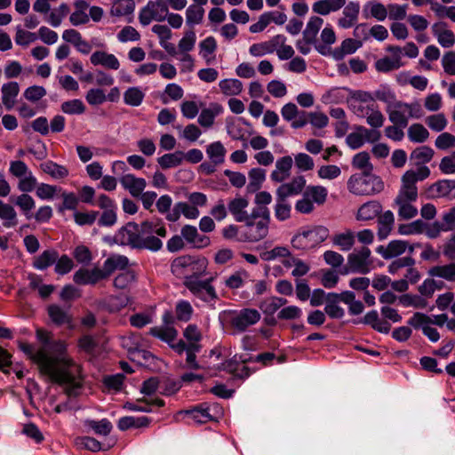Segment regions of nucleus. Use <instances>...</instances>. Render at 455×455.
I'll return each instance as SVG.
<instances>
[{
	"label": "nucleus",
	"instance_id": "obj_1",
	"mask_svg": "<svg viewBox=\"0 0 455 455\" xmlns=\"http://www.w3.org/2000/svg\"><path fill=\"white\" fill-rule=\"evenodd\" d=\"M19 347L38 365L42 375L48 377L52 382L66 385L69 395L81 387V382L77 379L81 371L80 366L71 358L52 357L44 349L35 352L34 347L28 343L20 342Z\"/></svg>",
	"mask_w": 455,
	"mask_h": 455
},
{
	"label": "nucleus",
	"instance_id": "obj_2",
	"mask_svg": "<svg viewBox=\"0 0 455 455\" xmlns=\"http://www.w3.org/2000/svg\"><path fill=\"white\" fill-rule=\"evenodd\" d=\"M242 226L243 243H256L264 239L269 229L270 212L267 207L253 208L248 220Z\"/></svg>",
	"mask_w": 455,
	"mask_h": 455
},
{
	"label": "nucleus",
	"instance_id": "obj_3",
	"mask_svg": "<svg viewBox=\"0 0 455 455\" xmlns=\"http://www.w3.org/2000/svg\"><path fill=\"white\" fill-rule=\"evenodd\" d=\"M154 234L161 237L166 236V228L161 221H144L140 224L139 230L140 250L157 251L162 248V241L158 237L155 236Z\"/></svg>",
	"mask_w": 455,
	"mask_h": 455
},
{
	"label": "nucleus",
	"instance_id": "obj_4",
	"mask_svg": "<svg viewBox=\"0 0 455 455\" xmlns=\"http://www.w3.org/2000/svg\"><path fill=\"white\" fill-rule=\"evenodd\" d=\"M329 236V230L323 226L303 228L295 234L291 243L296 250L307 251L317 247Z\"/></svg>",
	"mask_w": 455,
	"mask_h": 455
},
{
	"label": "nucleus",
	"instance_id": "obj_5",
	"mask_svg": "<svg viewBox=\"0 0 455 455\" xmlns=\"http://www.w3.org/2000/svg\"><path fill=\"white\" fill-rule=\"evenodd\" d=\"M347 188L357 196H370L380 192L384 184L379 177L370 173L354 174L347 181Z\"/></svg>",
	"mask_w": 455,
	"mask_h": 455
},
{
	"label": "nucleus",
	"instance_id": "obj_6",
	"mask_svg": "<svg viewBox=\"0 0 455 455\" xmlns=\"http://www.w3.org/2000/svg\"><path fill=\"white\" fill-rule=\"evenodd\" d=\"M172 271L177 275L199 276L207 267V259L190 255H182L176 258L171 265Z\"/></svg>",
	"mask_w": 455,
	"mask_h": 455
},
{
	"label": "nucleus",
	"instance_id": "obj_7",
	"mask_svg": "<svg viewBox=\"0 0 455 455\" xmlns=\"http://www.w3.org/2000/svg\"><path fill=\"white\" fill-rule=\"evenodd\" d=\"M328 190L320 185H310L303 191V197L297 201L295 209L297 212L308 214L315 210L314 204L323 205L327 200Z\"/></svg>",
	"mask_w": 455,
	"mask_h": 455
},
{
	"label": "nucleus",
	"instance_id": "obj_8",
	"mask_svg": "<svg viewBox=\"0 0 455 455\" xmlns=\"http://www.w3.org/2000/svg\"><path fill=\"white\" fill-rule=\"evenodd\" d=\"M228 315L231 327L238 332L246 331L251 326L258 323L261 318L259 311L251 307L229 311Z\"/></svg>",
	"mask_w": 455,
	"mask_h": 455
},
{
	"label": "nucleus",
	"instance_id": "obj_9",
	"mask_svg": "<svg viewBox=\"0 0 455 455\" xmlns=\"http://www.w3.org/2000/svg\"><path fill=\"white\" fill-rule=\"evenodd\" d=\"M371 250L363 246L355 250L347 256V268L341 272L345 275L348 272L368 274L371 271V261L370 260Z\"/></svg>",
	"mask_w": 455,
	"mask_h": 455
},
{
	"label": "nucleus",
	"instance_id": "obj_10",
	"mask_svg": "<svg viewBox=\"0 0 455 455\" xmlns=\"http://www.w3.org/2000/svg\"><path fill=\"white\" fill-rule=\"evenodd\" d=\"M427 178V172L424 170L419 172L407 171L402 177V185L397 198H405L407 200H417L418 188L416 183L424 180Z\"/></svg>",
	"mask_w": 455,
	"mask_h": 455
},
{
	"label": "nucleus",
	"instance_id": "obj_11",
	"mask_svg": "<svg viewBox=\"0 0 455 455\" xmlns=\"http://www.w3.org/2000/svg\"><path fill=\"white\" fill-rule=\"evenodd\" d=\"M168 14V6L162 1H149L139 13L141 25L148 26L152 20L164 21Z\"/></svg>",
	"mask_w": 455,
	"mask_h": 455
},
{
	"label": "nucleus",
	"instance_id": "obj_12",
	"mask_svg": "<svg viewBox=\"0 0 455 455\" xmlns=\"http://www.w3.org/2000/svg\"><path fill=\"white\" fill-rule=\"evenodd\" d=\"M386 51L390 53V56H385L375 62V68L380 73L396 70L403 65L401 61L403 56L402 47L388 45Z\"/></svg>",
	"mask_w": 455,
	"mask_h": 455
},
{
	"label": "nucleus",
	"instance_id": "obj_13",
	"mask_svg": "<svg viewBox=\"0 0 455 455\" xmlns=\"http://www.w3.org/2000/svg\"><path fill=\"white\" fill-rule=\"evenodd\" d=\"M107 279L102 268L93 267L92 269L80 268L73 276V280L76 284L79 285H94L98 282Z\"/></svg>",
	"mask_w": 455,
	"mask_h": 455
},
{
	"label": "nucleus",
	"instance_id": "obj_14",
	"mask_svg": "<svg viewBox=\"0 0 455 455\" xmlns=\"http://www.w3.org/2000/svg\"><path fill=\"white\" fill-rule=\"evenodd\" d=\"M354 114L358 117L365 118L367 124L375 129L382 127L385 122V117L380 112L377 103L372 106L363 107L361 108L359 107L357 108V112Z\"/></svg>",
	"mask_w": 455,
	"mask_h": 455
},
{
	"label": "nucleus",
	"instance_id": "obj_15",
	"mask_svg": "<svg viewBox=\"0 0 455 455\" xmlns=\"http://www.w3.org/2000/svg\"><path fill=\"white\" fill-rule=\"evenodd\" d=\"M120 183L133 197H139L147 187L145 179L138 178L131 173L123 175L120 178Z\"/></svg>",
	"mask_w": 455,
	"mask_h": 455
},
{
	"label": "nucleus",
	"instance_id": "obj_16",
	"mask_svg": "<svg viewBox=\"0 0 455 455\" xmlns=\"http://www.w3.org/2000/svg\"><path fill=\"white\" fill-rule=\"evenodd\" d=\"M306 188V179L299 175L294 177L290 182L282 184L276 189V196L289 197L300 194Z\"/></svg>",
	"mask_w": 455,
	"mask_h": 455
},
{
	"label": "nucleus",
	"instance_id": "obj_17",
	"mask_svg": "<svg viewBox=\"0 0 455 455\" xmlns=\"http://www.w3.org/2000/svg\"><path fill=\"white\" fill-rule=\"evenodd\" d=\"M180 214H183L187 219L195 220L199 216V210L193 204L179 202L175 204L172 212L166 215V220L175 222L180 219Z\"/></svg>",
	"mask_w": 455,
	"mask_h": 455
},
{
	"label": "nucleus",
	"instance_id": "obj_18",
	"mask_svg": "<svg viewBox=\"0 0 455 455\" xmlns=\"http://www.w3.org/2000/svg\"><path fill=\"white\" fill-rule=\"evenodd\" d=\"M139 230L140 226L134 222H129L124 227L121 228L118 231L121 243L139 249Z\"/></svg>",
	"mask_w": 455,
	"mask_h": 455
},
{
	"label": "nucleus",
	"instance_id": "obj_19",
	"mask_svg": "<svg viewBox=\"0 0 455 455\" xmlns=\"http://www.w3.org/2000/svg\"><path fill=\"white\" fill-rule=\"evenodd\" d=\"M432 33L439 44L443 48H450L455 44L454 33L448 28L445 22H436L432 26Z\"/></svg>",
	"mask_w": 455,
	"mask_h": 455
},
{
	"label": "nucleus",
	"instance_id": "obj_20",
	"mask_svg": "<svg viewBox=\"0 0 455 455\" xmlns=\"http://www.w3.org/2000/svg\"><path fill=\"white\" fill-rule=\"evenodd\" d=\"M292 158L285 156L275 162V169L271 172L270 178L274 182L281 183L289 178L292 167Z\"/></svg>",
	"mask_w": 455,
	"mask_h": 455
},
{
	"label": "nucleus",
	"instance_id": "obj_21",
	"mask_svg": "<svg viewBox=\"0 0 455 455\" xmlns=\"http://www.w3.org/2000/svg\"><path fill=\"white\" fill-rule=\"evenodd\" d=\"M47 314L51 321L59 326L70 324L73 320L69 307H62L58 304H51L47 307Z\"/></svg>",
	"mask_w": 455,
	"mask_h": 455
},
{
	"label": "nucleus",
	"instance_id": "obj_22",
	"mask_svg": "<svg viewBox=\"0 0 455 455\" xmlns=\"http://www.w3.org/2000/svg\"><path fill=\"white\" fill-rule=\"evenodd\" d=\"M90 60L94 66L100 65L108 69L117 70L120 67V62L114 54L103 51L94 52Z\"/></svg>",
	"mask_w": 455,
	"mask_h": 455
},
{
	"label": "nucleus",
	"instance_id": "obj_23",
	"mask_svg": "<svg viewBox=\"0 0 455 455\" xmlns=\"http://www.w3.org/2000/svg\"><path fill=\"white\" fill-rule=\"evenodd\" d=\"M432 196L455 198V180H443L428 188Z\"/></svg>",
	"mask_w": 455,
	"mask_h": 455
},
{
	"label": "nucleus",
	"instance_id": "obj_24",
	"mask_svg": "<svg viewBox=\"0 0 455 455\" xmlns=\"http://www.w3.org/2000/svg\"><path fill=\"white\" fill-rule=\"evenodd\" d=\"M128 265L129 259L126 256L114 254L104 261L102 270L108 279L116 270H124Z\"/></svg>",
	"mask_w": 455,
	"mask_h": 455
},
{
	"label": "nucleus",
	"instance_id": "obj_25",
	"mask_svg": "<svg viewBox=\"0 0 455 455\" xmlns=\"http://www.w3.org/2000/svg\"><path fill=\"white\" fill-rule=\"evenodd\" d=\"M346 3V0H319L313 4L312 10L319 15L326 16L339 11Z\"/></svg>",
	"mask_w": 455,
	"mask_h": 455
},
{
	"label": "nucleus",
	"instance_id": "obj_26",
	"mask_svg": "<svg viewBox=\"0 0 455 455\" xmlns=\"http://www.w3.org/2000/svg\"><path fill=\"white\" fill-rule=\"evenodd\" d=\"M249 202L247 199L243 197H235L228 203V208L237 222H243V220H248L250 217V214H248L245 210Z\"/></svg>",
	"mask_w": 455,
	"mask_h": 455
},
{
	"label": "nucleus",
	"instance_id": "obj_27",
	"mask_svg": "<svg viewBox=\"0 0 455 455\" xmlns=\"http://www.w3.org/2000/svg\"><path fill=\"white\" fill-rule=\"evenodd\" d=\"M382 212V205L378 201H370L358 209L356 219L358 220H371L379 217Z\"/></svg>",
	"mask_w": 455,
	"mask_h": 455
},
{
	"label": "nucleus",
	"instance_id": "obj_28",
	"mask_svg": "<svg viewBox=\"0 0 455 455\" xmlns=\"http://www.w3.org/2000/svg\"><path fill=\"white\" fill-rule=\"evenodd\" d=\"M407 248L404 241L394 240L387 246L380 245L377 248V251L386 259H389L403 254Z\"/></svg>",
	"mask_w": 455,
	"mask_h": 455
},
{
	"label": "nucleus",
	"instance_id": "obj_29",
	"mask_svg": "<svg viewBox=\"0 0 455 455\" xmlns=\"http://www.w3.org/2000/svg\"><path fill=\"white\" fill-rule=\"evenodd\" d=\"M223 111L221 105L218 103H212L208 108L201 111L198 117V124L204 127L210 128L214 124L215 117Z\"/></svg>",
	"mask_w": 455,
	"mask_h": 455
},
{
	"label": "nucleus",
	"instance_id": "obj_30",
	"mask_svg": "<svg viewBox=\"0 0 455 455\" xmlns=\"http://www.w3.org/2000/svg\"><path fill=\"white\" fill-rule=\"evenodd\" d=\"M1 92L3 104L7 109H11L16 102V97L20 92V86L17 82H9L3 84Z\"/></svg>",
	"mask_w": 455,
	"mask_h": 455
},
{
	"label": "nucleus",
	"instance_id": "obj_31",
	"mask_svg": "<svg viewBox=\"0 0 455 455\" xmlns=\"http://www.w3.org/2000/svg\"><path fill=\"white\" fill-rule=\"evenodd\" d=\"M355 234L350 229H347L343 233H338L331 236L333 245L344 251H350L355 244Z\"/></svg>",
	"mask_w": 455,
	"mask_h": 455
},
{
	"label": "nucleus",
	"instance_id": "obj_32",
	"mask_svg": "<svg viewBox=\"0 0 455 455\" xmlns=\"http://www.w3.org/2000/svg\"><path fill=\"white\" fill-rule=\"evenodd\" d=\"M395 222L394 214L391 211H387L378 217V236L379 239H386L390 234Z\"/></svg>",
	"mask_w": 455,
	"mask_h": 455
},
{
	"label": "nucleus",
	"instance_id": "obj_33",
	"mask_svg": "<svg viewBox=\"0 0 455 455\" xmlns=\"http://www.w3.org/2000/svg\"><path fill=\"white\" fill-rule=\"evenodd\" d=\"M351 108L354 113L357 112V108L360 107H367V106H372L373 104L377 103L373 96L364 91H355L351 92Z\"/></svg>",
	"mask_w": 455,
	"mask_h": 455
},
{
	"label": "nucleus",
	"instance_id": "obj_34",
	"mask_svg": "<svg viewBox=\"0 0 455 455\" xmlns=\"http://www.w3.org/2000/svg\"><path fill=\"white\" fill-rule=\"evenodd\" d=\"M59 253L54 249L45 250L34 259L33 267L39 270H44L50 266L55 264Z\"/></svg>",
	"mask_w": 455,
	"mask_h": 455
},
{
	"label": "nucleus",
	"instance_id": "obj_35",
	"mask_svg": "<svg viewBox=\"0 0 455 455\" xmlns=\"http://www.w3.org/2000/svg\"><path fill=\"white\" fill-rule=\"evenodd\" d=\"M110 14L116 17L130 15L134 12V0H113Z\"/></svg>",
	"mask_w": 455,
	"mask_h": 455
},
{
	"label": "nucleus",
	"instance_id": "obj_36",
	"mask_svg": "<svg viewBox=\"0 0 455 455\" xmlns=\"http://www.w3.org/2000/svg\"><path fill=\"white\" fill-rule=\"evenodd\" d=\"M415 200H407L405 198H395V204L398 206V217L402 220H411L417 216L418 210L411 203Z\"/></svg>",
	"mask_w": 455,
	"mask_h": 455
},
{
	"label": "nucleus",
	"instance_id": "obj_37",
	"mask_svg": "<svg viewBox=\"0 0 455 455\" xmlns=\"http://www.w3.org/2000/svg\"><path fill=\"white\" fill-rule=\"evenodd\" d=\"M40 168L44 172L49 174L55 180L64 179L69 174L67 167L58 164L52 161H46L41 164Z\"/></svg>",
	"mask_w": 455,
	"mask_h": 455
},
{
	"label": "nucleus",
	"instance_id": "obj_38",
	"mask_svg": "<svg viewBox=\"0 0 455 455\" xmlns=\"http://www.w3.org/2000/svg\"><path fill=\"white\" fill-rule=\"evenodd\" d=\"M0 219L3 220L4 228H13L18 224L17 213L15 209L8 204L0 200Z\"/></svg>",
	"mask_w": 455,
	"mask_h": 455
},
{
	"label": "nucleus",
	"instance_id": "obj_39",
	"mask_svg": "<svg viewBox=\"0 0 455 455\" xmlns=\"http://www.w3.org/2000/svg\"><path fill=\"white\" fill-rule=\"evenodd\" d=\"M323 24V20L318 16H313L309 19L305 30L303 31V37L309 43L316 42V36Z\"/></svg>",
	"mask_w": 455,
	"mask_h": 455
},
{
	"label": "nucleus",
	"instance_id": "obj_40",
	"mask_svg": "<svg viewBox=\"0 0 455 455\" xmlns=\"http://www.w3.org/2000/svg\"><path fill=\"white\" fill-rule=\"evenodd\" d=\"M185 159L182 151H175L174 153L165 154L157 158V163L163 169L174 168L180 165Z\"/></svg>",
	"mask_w": 455,
	"mask_h": 455
},
{
	"label": "nucleus",
	"instance_id": "obj_41",
	"mask_svg": "<svg viewBox=\"0 0 455 455\" xmlns=\"http://www.w3.org/2000/svg\"><path fill=\"white\" fill-rule=\"evenodd\" d=\"M204 17V9L197 4H190L186 10V23L194 29V26L203 22Z\"/></svg>",
	"mask_w": 455,
	"mask_h": 455
},
{
	"label": "nucleus",
	"instance_id": "obj_42",
	"mask_svg": "<svg viewBox=\"0 0 455 455\" xmlns=\"http://www.w3.org/2000/svg\"><path fill=\"white\" fill-rule=\"evenodd\" d=\"M149 333L168 344H171L178 336L177 330L172 326H156L149 330Z\"/></svg>",
	"mask_w": 455,
	"mask_h": 455
},
{
	"label": "nucleus",
	"instance_id": "obj_43",
	"mask_svg": "<svg viewBox=\"0 0 455 455\" xmlns=\"http://www.w3.org/2000/svg\"><path fill=\"white\" fill-rule=\"evenodd\" d=\"M362 46L360 40L352 38L345 39L339 48H336L333 51V57L336 60H341L345 55L355 52L358 48Z\"/></svg>",
	"mask_w": 455,
	"mask_h": 455
},
{
	"label": "nucleus",
	"instance_id": "obj_44",
	"mask_svg": "<svg viewBox=\"0 0 455 455\" xmlns=\"http://www.w3.org/2000/svg\"><path fill=\"white\" fill-rule=\"evenodd\" d=\"M266 179V171L260 168H253L249 172L248 192L253 193L259 190Z\"/></svg>",
	"mask_w": 455,
	"mask_h": 455
},
{
	"label": "nucleus",
	"instance_id": "obj_45",
	"mask_svg": "<svg viewBox=\"0 0 455 455\" xmlns=\"http://www.w3.org/2000/svg\"><path fill=\"white\" fill-rule=\"evenodd\" d=\"M339 303L338 299L331 297V293L327 294L324 312L330 318L341 319L345 315V311Z\"/></svg>",
	"mask_w": 455,
	"mask_h": 455
},
{
	"label": "nucleus",
	"instance_id": "obj_46",
	"mask_svg": "<svg viewBox=\"0 0 455 455\" xmlns=\"http://www.w3.org/2000/svg\"><path fill=\"white\" fill-rule=\"evenodd\" d=\"M206 153L214 164H220L224 162L226 149L221 142L216 141L208 145Z\"/></svg>",
	"mask_w": 455,
	"mask_h": 455
},
{
	"label": "nucleus",
	"instance_id": "obj_47",
	"mask_svg": "<svg viewBox=\"0 0 455 455\" xmlns=\"http://www.w3.org/2000/svg\"><path fill=\"white\" fill-rule=\"evenodd\" d=\"M220 91L228 96H235L242 92L243 84L238 79H224L219 84Z\"/></svg>",
	"mask_w": 455,
	"mask_h": 455
},
{
	"label": "nucleus",
	"instance_id": "obj_48",
	"mask_svg": "<svg viewBox=\"0 0 455 455\" xmlns=\"http://www.w3.org/2000/svg\"><path fill=\"white\" fill-rule=\"evenodd\" d=\"M286 304V299L280 297H271L263 300L259 305V308L267 315H273Z\"/></svg>",
	"mask_w": 455,
	"mask_h": 455
},
{
	"label": "nucleus",
	"instance_id": "obj_49",
	"mask_svg": "<svg viewBox=\"0 0 455 455\" xmlns=\"http://www.w3.org/2000/svg\"><path fill=\"white\" fill-rule=\"evenodd\" d=\"M84 425L92 429L96 435L104 436L109 435L113 428L111 422L107 419L99 421L87 419L84 421Z\"/></svg>",
	"mask_w": 455,
	"mask_h": 455
},
{
	"label": "nucleus",
	"instance_id": "obj_50",
	"mask_svg": "<svg viewBox=\"0 0 455 455\" xmlns=\"http://www.w3.org/2000/svg\"><path fill=\"white\" fill-rule=\"evenodd\" d=\"M321 39L324 44H315V48L319 53L326 55L329 51L327 45L332 44L336 41L334 30L331 27L324 28L321 32Z\"/></svg>",
	"mask_w": 455,
	"mask_h": 455
},
{
	"label": "nucleus",
	"instance_id": "obj_51",
	"mask_svg": "<svg viewBox=\"0 0 455 455\" xmlns=\"http://www.w3.org/2000/svg\"><path fill=\"white\" fill-rule=\"evenodd\" d=\"M217 49V42L213 36H208L199 44V53L206 60L210 62L213 58L212 55Z\"/></svg>",
	"mask_w": 455,
	"mask_h": 455
},
{
	"label": "nucleus",
	"instance_id": "obj_52",
	"mask_svg": "<svg viewBox=\"0 0 455 455\" xmlns=\"http://www.w3.org/2000/svg\"><path fill=\"white\" fill-rule=\"evenodd\" d=\"M428 275L432 276H438L446 280L455 279V263H451L444 266H437L428 270Z\"/></svg>",
	"mask_w": 455,
	"mask_h": 455
},
{
	"label": "nucleus",
	"instance_id": "obj_53",
	"mask_svg": "<svg viewBox=\"0 0 455 455\" xmlns=\"http://www.w3.org/2000/svg\"><path fill=\"white\" fill-rule=\"evenodd\" d=\"M196 36L194 29H189L184 33L183 37L179 41V53H186L192 51L195 47Z\"/></svg>",
	"mask_w": 455,
	"mask_h": 455
},
{
	"label": "nucleus",
	"instance_id": "obj_54",
	"mask_svg": "<svg viewBox=\"0 0 455 455\" xmlns=\"http://www.w3.org/2000/svg\"><path fill=\"white\" fill-rule=\"evenodd\" d=\"M287 198L276 196V204L275 207V215L280 221L288 220L291 217V207L286 201Z\"/></svg>",
	"mask_w": 455,
	"mask_h": 455
},
{
	"label": "nucleus",
	"instance_id": "obj_55",
	"mask_svg": "<svg viewBox=\"0 0 455 455\" xmlns=\"http://www.w3.org/2000/svg\"><path fill=\"white\" fill-rule=\"evenodd\" d=\"M352 164L355 168L363 171V173H371L373 167L370 163V156L367 152H360L356 154L352 161Z\"/></svg>",
	"mask_w": 455,
	"mask_h": 455
},
{
	"label": "nucleus",
	"instance_id": "obj_56",
	"mask_svg": "<svg viewBox=\"0 0 455 455\" xmlns=\"http://www.w3.org/2000/svg\"><path fill=\"white\" fill-rule=\"evenodd\" d=\"M193 314V307L189 302L180 300L175 307V318L178 321L188 322Z\"/></svg>",
	"mask_w": 455,
	"mask_h": 455
},
{
	"label": "nucleus",
	"instance_id": "obj_57",
	"mask_svg": "<svg viewBox=\"0 0 455 455\" xmlns=\"http://www.w3.org/2000/svg\"><path fill=\"white\" fill-rule=\"evenodd\" d=\"M144 99V93L138 87H131L124 93V101L125 104L137 107L141 104Z\"/></svg>",
	"mask_w": 455,
	"mask_h": 455
},
{
	"label": "nucleus",
	"instance_id": "obj_58",
	"mask_svg": "<svg viewBox=\"0 0 455 455\" xmlns=\"http://www.w3.org/2000/svg\"><path fill=\"white\" fill-rule=\"evenodd\" d=\"M291 255L290 250L285 246H275L270 251H263L260 258L265 261H271L277 258H288Z\"/></svg>",
	"mask_w": 455,
	"mask_h": 455
},
{
	"label": "nucleus",
	"instance_id": "obj_59",
	"mask_svg": "<svg viewBox=\"0 0 455 455\" xmlns=\"http://www.w3.org/2000/svg\"><path fill=\"white\" fill-rule=\"evenodd\" d=\"M183 335L187 341L188 342V345H193L196 347H200L199 344L202 339V333L196 324H189L187 326V328L183 331Z\"/></svg>",
	"mask_w": 455,
	"mask_h": 455
},
{
	"label": "nucleus",
	"instance_id": "obj_60",
	"mask_svg": "<svg viewBox=\"0 0 455 455\" xmlns=\"http://www.w3.org/2000/svg\"><path fill=\"white\" fill-rule=\"evenodd\" d=\"M70 9L67 4H61L58 8L54 9L50 16L49 22L53 27H59L62 20L69 13Z\"/></svg>",
	"mask_w": 455,
	"mask_h": 455
},
{
	"label": "nucleus",
	"instance_id": "obj_61",
	"mask_svg": "<svg viewBox=\"0 0 455 455\" xmlns=\"http://www.w3.org/2000/svg\"><path fill=\"white\" fill-rule=\"evenodd\" d=\"M61 191L60 188L46 183H41L36 187V195L43 200L52 199L57 192Z\"/></svg>",
	"mask_w": 455,
	"mask_h": 455
},
{
	"label": "nucleus",
	"instance_id": "obj_62",
	"mask_svg": "<svg viewBox=\"0 0 455 455\" xmlns=\"http://www.w3.org/2000/svg\"><path fill=\"white\" fill-rule=\"evenodd\" d=\"M411 160L417 166V171L424 170L427 172L425 164L427 163V147H419L414 149L411 155Z\"/></svg>",
	"mask_w": 455,
	"mask_h": 455
},
{
	"label": "nucleus",
	"instance_id": "obj_63",
	"mask_svg": "<svg viewBox=\"0 0 455 455\" xmlns=\"http://www.w3.org/2000/svg\"><path fill=\"white\" fill-rule=\"evenodd\" d=\"M15 204L20 207L28 219H30L29 212L35 207V200L31 196L24 193L16 198Z\"/></svg>",
	"mask_w": 455,
	"mask_h": 455
},
{
	"label": "nucleus",
	"instance_id": "obj_64",
	"mask_svg": "<svg viewBox=\"0 0 455 455\" xmlns=\"http://www.w3.org/2000/svg\"><path fill=\"white\" fill-rule=\"evenodd\" d=\"M37 36L35 33L24 30L20 26L16 28L15 43L21 46H28L35 42Z\"/></svg>",
	"mask_w": 455,
	"mask_h": 455
}]
</instances>
